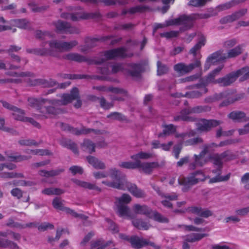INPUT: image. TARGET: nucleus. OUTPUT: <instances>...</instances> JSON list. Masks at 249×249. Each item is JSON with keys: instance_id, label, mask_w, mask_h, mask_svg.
<instances>
[{"instance_id": "obj_24", "label": "nucleus", "mask_w": 249, "mask_h": 249, "mask_svg": "<svg viewBox=\"0 0 249 249\" xmlns=\"http://www.w3.org/2000/svg\"><path fill=\"white\" fill-rule=\"evenodd\" d=\"M239 77H249V67H244L236 71L230 73L227 78H237Z\"/></svg>"}, {"instance_id": "obj_40", "label": "nucleus", "mask_w": 249, "mask_h": 249, "mask_svg": "<svg viewBox=\"0 0 249 249\" xmlns=\"http://www.w3.org/2000/svg\"><path fill=\"white\" fill-rule=\"evenodd\" d=\"M242 48L240 46H238L233 49L230 50L226 54V59L235 57L242 53Z\"/></svg>"}, {"instance_id": "obj_25", "label": "nucleus", "mask_w": 249, "mask_h": 249, "mask_svg": "<svg viewBox=\"0 0 249 249\" xmlns=\"http://www.w3.org/2000/svg\"><path fill=\"white\" fill-rule=\"evenodd\" d=\"M134 213L136 214H143L149 217L152 210L145 205H141L136 204L133 207Z\"/></svg>"}, {"instance_id": "obj_29", "label": "nucleus", "mask_w": 249, "mask_h": 249, "mask_svg": "<svg viewBox=\"0 0 249 249\" xmlns=\"http://www.w3.org/2000/svg\"><path fill=\"white\" fill-rule=\"evenodd\" d=\"M63 58L69 60L78 62H84L87 60L85 57L77 53H71L66 54L63 56Z\"/></svg>"}, {"instance_id": "obj_18", "label": "nucleus", "mask_w": 249, "mask_h": 249, "mask_svg": "<svg viewBox=\"0 0 249 249\" xmlns=\"http://www.w3.org/2000/svg\"><path fill=\"white\" fill-rule=\"evenodd\" d=\"M108 175L113 180V181L122 184V186L124 188L125 183L127 181L124 178L123 175L119 170L116 168H111L108 170Z\"/></svg>"}, {"instance_id": "obj_59", "label": "nucleus", "mask_w": 249, "mask_h": 249, "mask_svg": "<svg viewBox=\"0 0 249 249\" xmlns=\"http://www.w3.org/2000/svg\"><path fill=\"white\" fill-rule=\"evenodd\" d=\"M22 224L15 222L12 218H9L6 224V225L10 228H15L19 229H23Z\"/></svg>"}, {"instance_id": "obj_19", "label": "nucleus", "mask_w": 249, "mask_h": 249, "mask_svg": "<svg viewBox=\"0 0 249 249\" xmlns=\"http://www.w3.org/2000/svg\"><path fill=\"white\" fill-rule=\"evenodd\" d=\"M193 113L192 112V108H188L182 109L180 111V114L174 116V120L179 121L180 120L189 122L195 121V119L192 117L188 116V115Z\"/></svg>"}, {"instance_id": "obj_36", "label": "nucleus", "mask_w": 249, "mask_h": 249, "mask_svg": "<svg viewBox=\"0 0 249 249\" xmlns=\"http://www.w3.org/2000/svg\"><path fill=\"white\" fill-rule=\"evenodd\" d=\"M46 103H48L51 105L48 107L43 106L41 108V112H44L45 111L48 113L51 114H56L59 113L61 112V110L59 108L56 107L59 106H55L52 105V104L49 103L48 102H46Z\"/></svg>"}, {"instance_id": "obj_37", "label": "nucleus", "mask_w": 249, "mask_h": 249, "mask_svg": "<svg viewBox=\"0 0 249 249\" xmlns=\"http://www.w3.org/2000/svg\"><path fill=\"white\" fill-rule=\"evenodd\" d=\"M149 218L153 219L154 220L160 223H168L169 222V220L167 217H164L158 212L153 211L152 210Z\"/></svg>"}, {"instance_id": "obj_44", "label": "nucleus", "mask_w": 249, "mask_h": 249, "mask_svg": "<svg viewBox=\"0 0 249 249\" xmlns=\"http://www.w3.org/2000/svg\"><path fill=\"white\" fill-rule=\"evenodd\" d=\"M7 157L8 158L10 159V161L16 162H20L26 160L31 158V156L21 155H13L12 154H7Z\"/></svg>"}, {"instance_id": "obj_22", "label": "nucleus", "mask_w": 249, "mask_h": 249, "mask_svg": "<svg viewBox=\"0 0 249 249\" xmlns=\"http://www.w3.org/2000/svg\"><path fill=\"white\" fill-rule=\"evenodd\" d=\"M206 154V153H203L202 151L198 155H195L194 162L190 164L189 168L193 170L197 166L201 167L203 166L206 163V160L204 158Z\"/></svg>"}, {"instance_id": "obj_35", "label": "nucleus", "mask_w": 249, "mask_h": 249, "mask_svg": "<svg viewBox=\"0 0 249 249\" xmlns=\"http://www.w3.org/2000/svg\"><path fill=\"white\" fill-rule=\"evenodd\" d=\"M208 235L205 233H191L185 237V241L188 242H195L199 241Z\"/></svg>"}, {"instance_id": "obj_26", "label": "nucleus", "mask_w": 249, "mask_h": 249, "mask_svg": "<svg viewBox=\"0 0 249 249\" xmlns=\"http://www.w3.org/2000/svg\"><path fill=\"white\" fill-rule=\"evenodd\" d=\"M69 131H70L72 134L76 135L87 134L92 132H94L96 134H98L100 133V130L91 128H86L84 127H83L81 129H78L77 128H74L71 126Z\"/></svg>"}, {"instance_id": "obj_11", "label": "nucleus", "mask_w": 249, "mask_h": 249, "mask_svg": "<svg viewBox=\"0 0 249 249\" xmlns=\"http://www.w3.org/2000/svg\"><path fill=\"white\" fill-rule=\"evenodd\" d=\"M16 66L11 65L7 62H4L2 60H0V70L9 69L11 71L7 72V75L12 77H34L35 74L30 71H22L20 72H17L13 71L12 70L17 69Z\"/></svg>"}, {"instance_id": "obj_42", "label": "nucleus", "mask_w": 249, "mask_h": 249, "mask_svg": "<svg viewBox=\"0 0 249 249\" xmlns=\"http://www.w3.org/2000/svg\"><path fill=\"white\" fill-rule=\"evenodd\" d=\"M152 154L149 153L140 152L131 156V158L137 161H141L140 159L147 160L152 157Z\"/></svg>"}, {"instance_id": "obj_14", "label": "nucleus", "mask_w": 249, "mask_h": 249, "mask_svg": "<svg viewBox=\"0 0 249 249\" xmlns=\"http://www.w3.org/2000/svg\"><path fill=\"white\" fill-rule=\"evenodd\" d=\"M127 189L133 196L137 198H144L146 196V194L144 191L138 188L137 186L134 183L127 181L125 183L124 189Z\"/></svg>"}, {"instance_id": "obj_10", "label": "nucleus", "mask_w": 249, "mask_h": 249, "mask_svg": "<svg viewBox=\"0 0 249 249\" xmlns=\"http://www.w3.org/2000/svg\"><path fill=\"white\" fill-rule=\"evenodd\" d=\"M131 247L135 249H140L146 245H149L155 249H160V246L156 245L154 242L137 236H131L130 242Z\"/></svg>"}, {"instance_id": "obj_7", "label": "nucleus", "mask_w": 249, "mask_h": 249, "mask_svg": "<svg viewBox=\"0 0 249 249\" xmlns=\"http://www.w3.org/2000/svg\"><path fill=\"white\" fill-rule=\"evenodd\" d=\"M201 81L199 84L196 85L197 88H202L204 89V93L207 91L205 88L208 83L213 82L219 84L220 86L227 87L230 86L235 82V79H200Z\"/></svg>"}, {"instance_id": "obj_20", "label": "nucleus", "mask_w": 249, "mask_h": 249, "mask_svg": "<svg viewBox=\"0 0 249 249\" xmlns=\"http://www.w3.org/2000/svg\"><path fill=\"white\" fill-rule=\"evenodd\" d=\"M247 12L246 10H242L232 14L231 15H228L220 20L221 24H225L229 22H231L243 17Z\"/></svg>"}, {"instance_id": "obj_3", "label": "nucleus", "mask_w": 249, "mask_h": 249, "mask_svg": "<svg viewBox=\"0 0 249 249\" xmlns=\"http://www.w3.org/2000/svg\"><path fill=\"white\" fill-rule=\"evenodd\" d=\"M131 56H132V54H128L126 53V51L124 48H120L101 53L99 55V59L95 60V63L101 64L107 60L114 59L116 57L124 58L131 57Z\"/></svg>"}, {"instance_id": "obj_31", "label": "nucleus", "mask_w": 249, "mask_h": 249, "mask_svg": "<svg viewBox=\"0 0 249 249\" xmlns=\"http://www.w3.org/2000/svg\"><path fill=\"white\" fill-rule=\"evenodd\" d=\"M117 207V213L121 217L129 216L130 209L124 204L116 203Z\"/></svg>"}, {"instance_id": "obj_5", "label": "nucleus", "mask_w": 249, "mask_h": 249, "mask_svg": "<svg viewBox=\"0 0 249 249\" xmlns=\"http://www.w3.org/2000/svg\"><path fill=\"white\" fill-rule=\"evenodd\" d=\"M197 17H198V15L182 16L177 18L167 20L164 24H157L155 25V29L156 30L173 25L186 24L194 19H197L198 18Z\"/></svg>"}, {"instance_id": "obj_32", "label": "nucleus", "mask_w": 249, "mask_h": 249, "mask_svg": "<svg viewBox=\"0 0 249 249\" xmlns=\"http://www.w3.org/2000/svg\"><path fill=\"white\" fill-rule=\"evenodd\" d=\"M72 181L77 185L83 187L85 188H88L90 190H95L98 191H101V189L98 187L96 186L95 184L90 183L89 182L81 181L77 179H72Z\"/></svg>"}, {"instance_id": "obj_60", "label": "nucleus", "mask_w": 249, "mask_h": 249, "mask_svg": "<svg viewBox=\"0 0 249 249\" xmlns=\"http://www.w3.org/2000/svg\"><path fill=\"white\" fill-rule=\"evenodd\" d=\"M98 100L99 101L100 106L105 109H108L114 106L113 103L107 102L104 97L98 98Z\"/></svg>"}, {"instance_id": "obj_52", "label": "nucleus", "mask_w": 249, "mask_h": 249, "mask_svg": "<svg viewBox=\"0 0 249 249\" xmlns=\"http://www.w3.org/2000/svg\"><path fill=\"white\" fill-rule=\"evenodd\" d=\"M107 117L112 120H116L120 121H125L126 120L125 116L123 115L122 113L117 112L111 113L107 116Z\"/></svg>"}, {"instance_id": "obj_61", "label": "nucleus", "mask_w": 249, "mask_h": 249, "mask_svg": "<svg viewBox=\"0 0 249 249\" xmlns=\"http://www.w3.org/2000/svg\"><path fill=\"white\" fill-rule=\"evenodd\" d=\"M102 183L107 186L111 187L113 188H116L120 190L124 189V188L122 186V184L120 183H117L115 181H102Z\"/></svg>"}, {"instance_id": "obj_63", "label": "nucleus", "mask_w": 249, "mask_h": 249, "mask_svg": "<svg viewBox=\"0 0 249 249\" xmlns=\"http://www.w3.org/2000/svg\"><path fill=\"white\" fill-rule=\"evenodd\" d=\"M221 157L225 161H228L235 158V155L230 151L227 150L220 154Z\"/></svg>"}, {"instance_id": "obj_47", "label": "nucleus", "mask_w": 249, "mask_h": 249, "mask_svg": "<svg viewBox=\"0 0 249 249\" xmlns=\"http://www.w3.org/2000/svg\"><path fill=\"white\" fill-rule=\"evenodd\" d=\"M36 37L42 40H46L53 37V35L49 32H42L40 30L36 31Z\"/></svg>"}, {"instance_id": "obj_1", "label": "nucleus", "mask_w": 249, "mask_h": 249, "mask_svg": "<svg viewBox=\"0 0 249 249\" xmlns=\"http://www.w3.org/2000/svg\"><path fill=\"white\" fill-rule=\"evenodd\" d=\"M77 44L78 42L75 40L70 42L52 40L49 41L48 43L47 42L42 43L39 48L27 49V52L40 55H50L54 56L56 51L60 52L69 51L77 46Z\"/></svg>"}, {"instance_id": "obj_28", "label": "nucleus", "mask_w": 249, "mask_h": 249, "mask_svg": "<svg viewBox=\"0 0 249 249\" xmlns=\"http://www.w3.org/2000/svg\"><path fill=\"white\" fill-rule=\"evenodd\" d=\"M89 163L97 169H104L106 168L105 164L97 158L93 156L87 157Z\"/></svg>"}, {"instance_id": "obj_4", "label": "nucleus", "mask_w": 249, "mask_h": 249, "mask_svg": "<svg viewBox=\"0 0 249 249\" xmlns=\"http://www.w3.org/2000/svg\"><path fill=\"white\" fill-rule=\"evenodd\" d=\"M60 97L61 100H51L49 103L55 106H66L78 97V89L77 88H73L70 93L63 94Z\"/></svg>"}, {"instance_id": "obj_50", "label": "nucleus", "mask_w": 249, "mask_h": 249, "mask_svg": "<svg viewBox=\"0 0 249 249\" xmlns=\"http://www.w3.org/2000/svg\"><path fill=\"white\" fill-rule=\"evenodd\" d=\"M138 163V161L136 162V161L134 162H122L119 164V166L126 169H136L138 168V166L139 165Z\"/></svg>"}, {"instance_id": "obj_16", "label": "nucleus", "mask_w": 249, "mask_h": 249, "mask_svg": "<svg viewBox=\"0 0 249 249\" xmlns=\"http://www.w3.org/2000/svg\"><path fill=\"white\" fill-rule=\"evenodd\" d=\"M138 168L146 174H151L154 169L158 168L160 166L157 162H142L138 161Z\"/></svg>"}, {"instance_id": "obj_38", "label": "nucleus", "mask_w": 249, "mask_h": 249, "mask_svg": "<svg viewBox=\"0 0 249 249\" xmlns=\"http://www.w3.org/2000/svg\"><path fill=\"white\" fill-rule=\"evenodd\" d=\"M162 132L159 134V137L163 136H168L174 133L176 131V127L172 124L162 125Z\"/></svg>"}, {"instance_id": "obj_64", "label": "nucleus", "mask_w": 249, "mask_h": 249, "mask_svg": "<svg viewBox=\"0 0 249 249\" xmlns=\"http://www.w3.org/2000/svg\"><path fill=\"white\" fill-rule=\"evenodd\" d=\"M211 0H190L189 4L195 7L202 6L208 1Z\"/></svg>"}, {"instance_id": "obj_43", "label": "nucleus", "mask_w": 249, "mask_h": 249, "mask_svg": "<svg viewBox=\"0 0 249 249\" xmlns=\"http://www.w3.org/2000/svg\"><path fill=\"white\" fill-rule=\"evenodd\" d=\"M142 66L140 64H132L130 65V73L132 76H138L142 72Z\"/></svg>"}, {"instance_id": "obj_56", "label": "nucleus", "mask_w": 249, "mask_h": 249, "mask_svg": "<svg viewBox=\"0 0 249 249\" xmlns=\"http://www.w3.org/2000/svg\"><path fill=\"white\" fill-rule=\"evenodd\" d=\"M235 4V0H232L230 2L226 3L225 4H221L217 6L216 8V10L218 11V12L223 11L228 9L231 8Z\"/></svg>"}, {"instance_id": "obj_12", "label": "nucleus", "mask_w": 249, "mask_h": 249, "mask_svg": "<svg viewBox=\"0 0 249 249\" xmlns=\"http://www.w3.org/2000/svg\"><path fill=\"white\" fill-rule=\"evenodd\" d=\"M56 31L60 33L77 34L79 30L74 27H72L67 22L58 20L53 23Z\"/></svg>"}, {"instance_id": "obj_34", "label": "nucleus", "mask_w": 249, "mask_h": 249, "mask_svg": "<svg viewBox=\"0 0 249 249\" xmlns=\"http://www.w3.org/2000/svg\"><path fill=\"white\" fill-rule=\"evenodd\" d=\"M12 26H16L21 29H26L29 26V22L25 19H16L10 21Z\"/></svg>"}, {"instance_id": "obj_17", "label": "nucleus", "mask_w": 249, "mask_h": 249, "mask_svg": "<svg viewBox=\"0 0 249 249\" xmlns=\"http://www.w3.org/2000/svg\"><path fill=\"white\" fill-rule=\"evenodd\" d=\"M210 159L214 165L217 166V168L213 170V173L215 174L221 175L222 173L221 169L223 167V159L219 154H213L212 155Z\"/></svg>"}, {"instance_id": "obj_46", "label": "nucleus", "mask_w": 249, "mask_h": 249, "mask_svg": "<svg viewBox=\"0 0 249 249\" xmlns=\"http://www.w3.org/2000/svg\"><path fill=\"white\" fill-rule=\"evenodd\" d=\"M133 225L139 229H144L147 230L149 229L150 225L147 222L141 219H136L132 222Z\"/></svg>"}, {"instance_id": "obj_53", "label": "nucleus", "mask_w": 249, "mask_h": 249, "mask_svg": "<svg viewBox=\"0 0 249 249\" xmlns=\"http://www.w3.org/2000/svg\"><path fill=\"white\" fill-rule=\"evenodd\" d=\"M216 176L211 178L209 180V183H213L217 182L225 181L228 180L230 177V174H227L225 176H221L220 175L216 174Z\"/></svg>"}, {"instance_id": "obj_54", "label": "nucleus", "mask_w": 249, "mask_h": 249, "mask_svg": "<svg viewBox=\"0 0 249 249\" xmlns=\"http://www.w3.org/2000/svg\"><path fill=\"white\" fill-rule=\"evenodd\" d=\"M157 72L159 76H162L168 71V68L164 64H162L160 61L157 62Z\"/></svg>"}, {"instance_id": "obj_13", "label": "nucleus", "mask_w": 249, "mask_h": 249, "mask_svg": "<svg viewBox=\"0 0 249 249\" xmlns=\"http://www.w3.org/2000/svg\"><path fill=\"white\" fill-rule=\"evenodd\" d=\"M97 16L96 14L89 13L81 11L72 14L63 13L61 17L68 19H71L76 21L80 19H86L91 18H94Z\"/></svg>"}, {"instance_id": "obj_57", "label": "nucleus", "mask_w": 249, "mask_h": 249, "mask_svg": "<svg viewBox=\"0 0 249 249\" xmlns=\"http://www.w3.org/2000/svg\"><path fill=\"white\" fill-rule=\"evenodd\" d=\"M235 4V0H232L230 2L226 3L225 4H221L217 6L216 8V10L218 11V12L223 11L228 9L231 8Z\"/></svg>"}, {"instance_id": "obj_49", "label": "nucleus", "mask_w": 249, "mask_h": 249, "mask_svg": "<svg viewBox=\"0 0 249 249\" xmlns=\"http://www.w3.org/2000/svg\"><path fill=\"white\" fill-rule=\"evenodd\" d=\"M26 153H32L34 155H51L52 153L50 152L49 150L46 149H37L35 150H27L26 151Z\"/></svg>"}, {"instance_id": "obj_8", "label": "nucleus", "mask_w": 249, "mask_h": 249, "mask_svg": "<svg viewBox=\"0 0 249 249\" xmlns=\"http://www.w3.org/2000/svg\"><path fill=\"white\" fill-rule=\"evenodd\" d=\"M201 63L199 60L196 59L193 63L188 65L184 63H179L174 66V70L177 73L184 74L191 72L196 68L201 67Z\"/></svg>"}, {"instance_id": "obj_51", "label": "nucleus", "mask_w": 249, "mask_h": 249, "mask_svg": "<svg viewBox=\"0 0 249 249\" xmlns=\"http://www.w3.org/2000/svg\"><path fill=\"white\" fill-rule=\"evenodd\" d=\"M131 201V197L128 194H124L121 197L116 198V203L126 205Z\"/></svg>"}, {"instance_id": "obj_2", "label": "nucleus", "mask_w": 249, "mask_h": 249, "mask_svg": "<svg viewBox=\"0 0 249 249\" xmlns=\"http://www.w3.org/2000/svg\"><path fill=\"white\" fill-rule=\"evenodd\" d=\"M203 172L201 170L190 173L187 177L178 178V182L180 185L184 186L182 190L184 192L188 191L191 186L197 184L201 181L206 180Z\"/></svg>"}, {"instance_id": "obj_6", "label": "nucleus", "mask_w": 249, "mask_h": 249, "mask_svg": "<svg viewBox=\"0 0 249 249\" xmlns=\"http://www.w3.org/2000/svg\"><path fill=\"white\" fill-rule=\"evenodd\" d=\"M222 123V121L220 120L201 119L196 124V129L199 132H208L210 131L213 128L215 127Z\"/></svg>"}, {"instance_id": "obj_21", "label": "nucleus", "mask_w": 249, "mask_h": 249, "mask_svg": "<svg viewBox=\"0 0 249 249\" xmlns=\"http://www.w3.org/2000/svg\"><path fill=\"white\" fill-rule=\"evenodd\" d=\"M94 89H97L101 91H110L112 93L121 94L125 96L127 95V92L126 90L118 88L113 87H107L105 86H99L93 87Z\"/></svg>"}, {"instance_id": "obj_9", "label": "nucleus", "mask_w": 249, "mask_h": 249, "mask_svg": "<svg viewBox=\"0 0 249 249\" xmlns=\"http://www.w3.org/2000/svg\"><path fill=\"white\" fill-rule=\"evenodd\" d=\"M226 59V54L219 50L209 55L205 61L204 68L205 71L209 70L211 66L216 65L218 62Z\"/></svg>"}, {"instance_id": "obj_30", "label": "nucleus", "mask_w": 249, "mask_h": 249, "mask_svg": "<svg viewBox=\"0 0 249 249\" xmlns=\"http://www.w3.org/2000/svg\"><path fill=\"white\" fill-rule=\"evenodd\" d=\"M228 117L234 121L241 122L246 120L245 112L241 111H233L229 113Z\"/></svg>"}, {"instance_id": "obj_55", "label": "nucleus", "mask_w": 249, "mask_h": 249, "mask_svg": "<svg viewBox=\"0 0 249 249\" xmlns=\"http://www.w3.org/2000/svg\"><path fill=\"white\" fill-rule=\"evenodd\" d=\"M52 205L55 209L61 211H64L66 208L64 206L62 200L58 197H55L53 199Z\"/></svg>"}, {"instance_id": "obj_33", "label": "nucleus", "mask_w": 249, "mask_h": 249, "mask_svg": "<svg viewBox=\"0 0 249 249\" xmlns=\"http://www.w3.org/2000/svg\"><path fill=\"white\" fill-rule=\"evenodd\" d=\"M60 144L65 147L71 149L74 153H78V151L76 143L71 140L62 139L60 141Z\"/></svg>"}, {"instance_id": "obj_41", "label": "nucleus", "mask_w": 249, "mask_h": 249, "mask_svg": "<svg viewBox=\"0 0 249 249\" xmlns=\"http://www.w3.org/2000/svg\"><path fill=\"white\" fill-rule=\"evenodd\" d=\"M0 247L12 249L18 248L17 244L10 240L4 238H0Z\"/></svg>"}, {"instance_id": "obj_48", "label": "nucleus", "mask_w": 249, "mask_h": 249, "mask_svg": "<svg viewBox=\"0 0 249 249\" xmlns=\"http://www.w3.org/2000/svg\"><path fill=\"white\" fill-rule=\"evenodd\" d=\"M211 107L208 106H198L192 108L193 113H200L210 111Z\"/></svg>"}, {"instance_id": "obj_23", "label": "nucleus", "mask_w": 249, "mask_h": 249, "mask_svg": "<svg viewBox=\"0 0 249 249\" xmlns=\"http://www.w3.org/2000/svg\"><path fill=\"white\" fill-rule=\"evenodd\" d=\"M206 42V38L203 36H201L198 40L197 43L193 46L189 51V54H192L194 57L200 53V50L201 47L205 45Z\"/></svg>"}, {"instance_id": "obj_27", "label": "nucleus", "mask_w": 249, "mask_h": 249, "mask_svg": "<svg viewBox=\"0 0 249 249\" xmlns=\"http://www.w3.org/2000/svg\"><path fill=\"white\" fill-rule=\"evenodd\" d=\"M51 100L44 99L42 98L36 99L34 98H29L28 101L29 105L35 108H36L38 110H41V108L42 107L43 105L46 104V102L49 103V101Z\"/></svg>"}, {"instance_id": "obj_15", "label": "nucleus", "mask_w": 249, "mask_h": 249, "mask_svg": "<svg viewBox=\"0 0 249 249\" xmlns=\"http://www.w3.org/2000/svg\"><path fill=\"white\" fill-rule=\"evenodd\" d=\"M25 79V82L29 86L41 85L43 87H53L56 85L55 81L52 80V79Z\"/></svg>"}, {"instance_id": "obj_62", "label": "nucleus", "mask_w": 249, "mask_h": 249, "mask_svg": "<svg viewBox=\"0 0 249 249\" xmlns=\"http://www.w3.org/2000/svg\"><path fill=\"white\" fill-rule=\"evenodd\" d=\"M18 143L21 145L25 146H37L40 143L36 142L35 140L31 139L20 140L18 141Z\"/></svg>"}, {"instance_id": "obj_45", "label": "nucleus", "mask_w": 249, "mask_h": 249, "mask_svg": "<svg viewBox=\"0 0 249 249\" xmlns=\"http://www.w3.org/2000/svg\"><path fill=\"white\" fill-rule=\"evenodd\" d=\"M0 177L2 178H23L24 176L23 173L16 172H3L0 174Z\"/></svg>"}, {"instance_id": "obj_39", "label": "nucleus", "mask_w": 249, "mask_h": 249, "mask_svg": "<svg viewBox=\"0 0 249 249\" xmlns=\"http://www.w3.org/2000/svg\"><path fill=\"white\" fill-rule=\"evenodd\" d=\"M96 145L91 141L85 140L82 143V147L84 151L91 154L95 151Z\"/></svg>"}, {"instance_id": "obj_58", "label": "nucleus", "mask_w": 249, "mask_h": 249, "mask_svg": "<svg viewBox=\"0 0 249 249\" xmlns=\"http://www.w3.org/2000/svg\"><path fill=\"white\" fill-rule=\"evenodd\" d=\"M203 142V139L200 137H197L187 140L184 142L186 146L196 145L198 143H201Z\"/></svg>"}]
</instances>
